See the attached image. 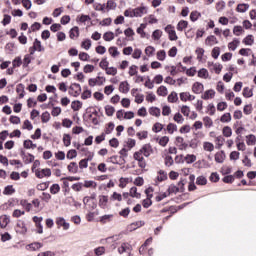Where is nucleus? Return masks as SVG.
I'll return each instance as SVG.
<instances>
[{
	"instance_id": "obj_12",
	"label": "nucleus",
	"mask_w": 256,
	"mask_h": 256,
	"mask_svg": "<svg viewBox=\"0 0 256 256\" xmlns=\"http://www.w3.org/2000/svg\"><path fill=\"white\" fill-rule=\"evenodd\" d=\"M215 94H216V92L213 89L206 90L201 95V99H204V101H209V99H215Z\"/></svg>"
},
{
	"instance_id": "obj_58",
	"label": "nucleus",
	"mask_w": 256,
	"mask_h": 256,
	"mask_svg": "<svg viewBox=\"0 0 256 256\" xmlns=\"http://www.w3.org/2000/svg\"><path fill=\"white\" fill-rule=\"evenodd\" d=\"M145 54L147 55V57H153V55H155V47L147 46L145 48Z\"/></svg>"
},
{
	"instance_id": "obj_25",
	"label": "nucleus",
	"mask_w": 256,
	"mask_h": 256,
	"mask_svg": "<svg viewBox=\"0 0 256 256\" xmlns=\"http://www.w3.org/2000/svg\"><path fill=\"white\" fill-rule=\"evenodd\" d=\"M83 187H85L86 189H97V182L93 180H85Z\"/></svg>"
},
{
	"instance_id": "obj_45",
	"label": "nucleus",
	"mask_w": 256,
	"mask_h": 256,
	"mask_svg": "<svg viewBox=\"0 0 256 256\" xmlns=\"http://www.w3.org/2000/svg\"><path fill=\"white\" fill-rule=\"evenodd\" d=\"M105 113L108 117H113V115L115 113V107H113L111 105H106L105 106Z\"/></svg>"
},
{
	"instance_id": "obj_28",
	"label": "nucleus",
	"mask_w": 256,
	"mask_h": 256,
	"mask_svg": "<svg viewBox=\"0 0 256 256\" xmlns=\"http://www.w3.org/2000/svg\"><path fill=\"white\" fill-rule=\"evenodd\" d=\"M20 205L21 207H23V209H25L28 212L31 211V209H33V205L25 199L20 200Z\"/></svg>"
},
{
	"instance_id": "obj_11",
	"label": "nucleus",
	"mask_w": 256,
	"mask_h": 256,
	"mask_svg": "<svg viewBox=\"0 0 256 256\" xmlns=\"http://www.w3.org/2000/svg\"><path fill=\"white\" fill-rule=\"evenodd\" d=\"M204 89H205V86L203 85V83L195 82V83L192 85V91H193V93H195L196 95H199V94L203 93Z\"/></svg>"
},
{
	"instance_id": "obj_14",
	"label": "nucleus",
	"mask_w": 256,
	"mask_h": 256,
	"mask_svg": "<svg viewBox=\"0 0 256 256\" xmlns=\"http://www.w3.org/2000/svg\"><path fill=\"white\" fill-rule=\"evenodd\" d=\"M109 203V196L100 195L98 205L101 209H107V205Z\"/></svg>"
},
{
	"instance_id": "obj_5",
	"label": "nucleus",
	"mask_w": 256,
	"mask_h": 256,
	"mask_svg": "<svg viewBox=\"0 0 256 256\" xmlns=\"http://www.w3.org/2000/svg\"><path fill=\"white\" fill-rule=\"evenodd\" d=\"M56 225L58 229H61L62 227L63 231H69V228L71 227V224H69V222H67L63 217L56 218Z\"/></svg>"
},
{
	"instance_id": "obj_33",
	"label": "nucleus",
	"mask_w": 256,
	"mask_h": 256,
	"mask_svg": "<svg viewBox=\"0 0 256 256\" xmlns=\"http://www.w3.org/2000/svg\"><path fill=\"white\" fill-rule=\"evenodd\" d=\"M149 114L153 117H161V109L158 107H151L149 108Z\"/></svg>"
},
{
	"instance_id": "obj_21",
	"label": "nucleus",
	"mask_w": 256,
	"mask_h": 256,
	"mask_svg": "<svg viewBox=\"0 0 256 256\" xmlns=\"http://www.w3.org/2000/svg\"><path fill=\"white\" fill-rule=\"evenodd\" d=\"M202 147L204 151H207L208 153H213V151H215V145L211 142H203Z\"/></svg>"
},
{
	"instance_id": "obj_22",
	"label": "nucleus",
	"mask_w": 256,
	"mask_h": 256,
	"mask_svg": "<svg viewBox=\"0 0 256 256\" xmlns=\"http://www.w3.org/2000/svg\"><path fill=\"white\" fill-rule=\"evenodd\" d=\"M10 221L11 220L9 219V216H7V215L0 216V227H1V229H5V227H7V225H9Z\"/></svg>"
},
{
	"instance_id": "obj_2",
	"label": "nucleus",
	"mask_w": 256,
	"mask_h": 256,
	"mask_svg": "<svg viewBox=\"0 0 256 256\" xmlns=\"http://www.w3.org/2000/svg\"><path fill=\"white\" fill-rule=\"evenodd\" d=\"M33 173H35V176H36L38 179H44V177H51V169H49V168L33 169Z\"/></svg>"
},
{
	"instance_id": "obj_64",
	"label": "nucleus",
	"mask_w": 256,
	"mask_h": 256,
	"mask_svg": "<svg viewBox=\"0 0 256 256\" xmlns=\"http://www.w3.org/2000/svg\"><path fill=\"white\" fill-rule=\"evenodd\" d=\"M197 185H207V178L205 176H199L196 179Z\"/></svg>"
},
{
	"instance_id": "obj_38",
	"label": "nucleus",
	"mask_w": 256,
	"mask_h": 256,
	"mask_svg": "<svg viewBox=\"0 0 256 256\" xmlns=\"http://www.w3.org/2000/svg\"><path fill=\"white\" fill-rule=\"evenodd\" d=\"M189 25V22L185 20H181L177 24V31H185L187 29V26Z\"/></svg>"
},
{
	"instance_id": "obj_51",
	"label": "nucleus",
	"mask_w": 256,
	"mask_h": 256,
	"mask_svg": "<svg viewBox=\"0 0 256 256\" xmlns=\"http://www.w3.org/2000/svg\"><path fill=\"white\" fill-rule=\"evenodd\" d=\"M147 25L146 24H140V27L137 28L136 32L138 35H140L143 38H145V29Z\"/></svg>"
},
{
	"instance_id": "obj_41",
	"label": "nucleus",
	"mask_w": 256,
	"mask_h": 256,
	"mask_svg": "<svg viewBox=\"0 0 256 256\" xmlns=\"http://www.w3.org/2000/svg\"><path fill=\"white\" fill-rule=\"evenodd\" d=\"M185 161L188 165H191V163H195V161H197V156L194 154H187L185 156Z\"/></svg>"
},
{
	"instance_id": "obj_50",
	"label": "nucleus",
	"mask_w": 256,
	"mask_h": 256,
	"mask_svg": "<svg viewBox=\"0 0 256 256\" xmlns=\"http://www.w3.org/2000/svg\"><path fill=\"white\" fill-rule=\"evenodd\" d=\"M195 53L197 55V60L198 61H203V55H205V49L203 48H197L195 50Z\"/></svg>"
},
{
	"instance_id": "obj_54",
	"label": "nucleus",
	"mask_w": 256,
	"mask_h": 256,
	"mask_svg": "<svg viewBox=\"0 0 256 256\" xmlns=\"http://www.w3.org/2000/svg\"><path fill=\"white\" fill-rule=\"evenodd\" d=\"M158 143L161 147H167V144L169 143V136H162L158 140Z\"/></svg>"
},
{
	"instance_id": "obj_47",
	"label": "nucleus",
	"mask_w": 256,
	"mask_h": 256,
	"mask_svg": "<svg viewBox=\"0 0 256 256\" xmlns=\"http://www.w3.org/2000/svg\"><path fill=\"white\" fill-rule=\"evenodd\" d=\"M215 143L218 147V149H221L222 146L225 144V138L223 136H217L215 139Z\"/></svg>"
},
{
	"instance_id": "obj_39",
	"label": "nucleus",
	"mask_w": 256,
	"mask_h": 256,
	"mask_svg": "<svg viewBox=\"0 0 256 256\" xmlns=\"http://www.w3.org/2000/svg\"><path fill=\"white\" fill-rule=\"evenodd\" d=\"M91 45H92L91 39H85L81 43V47L82 49H85V51H89L91 49Z\"/></svg>"
},
{
	"instance_id": "obj_34",
	"label": "nucleus",
	"mask_w": 256,
	"mask_h": 256,
	"mask_svg": "<svg viewBox=\"0 0 256 256\" xmlns=\"http://www.w3.org/2000/svg\"><path fill=\"white\" fill-rule=\"evenodd\" d=\"M168 93H169V91L167 90V87H165V86H160L157 89V95H159V97H167Z\"/></svg>"
},
{
	"instance_id": "obj_44",
	"label": "nucleus",
	"mask_w": 256,
	"mask_h": 256,
	"mask_svg": "<svg viewBox=\"0 0 256 256\" xmlns=\"http://www.w3.org/2000/svg\"><path fill=\"white\" fill-rule=\"evenodd\" d=\"M161 37H163V31L157 29L152 33V39L154 41H159V39H161Z\"/></svg>"
},
{
	"instance_id": "obj_1",
	"label": "nucleus",
	"mask_w": 256,
	"mask_h": 256,
	"mask_svg": "<svg viewBox=\"0 0 256 256\" xmlns=\"http://www.w3.org/2000/svg\"><path fill=\"white\" fill-rule=\"evenodd\" d=\"M143 15H147V7L145 6H139L137 8H128L124 11L125 17H130V19H133L135 17H142Z\"/></svg>"
},
{
	"instance_id": "obj_53",
	"label": "nucleus",
	"mask_w": 256,
	"mask_h": 256,
	"mask_svg": "<svg viewBox=\"0 0 256 256\" xmlns=\"http://www.w3.org/2000/svg\"><path fill=\"white\" fill-rule=\"evenodd\" d=\"M15 193V188L13 185H8L4 188L3 195H13Z\"/></svg>"
},
{
	"instance_id": "obj_29",
	"label": "nucleus",
	"mask_w": 256,
	"mask_h": 256,
	"mask_svg": "<svg viewBox=\"0 0 256 256\" xmlns=\"http://www.w3.org/2000/svg\"><path fill=\"white\" fill-rule=\"evenodd\" d=\"M173 120L175 121V123H177L178 125H183V123L185 122V118H183V115L179 112H177L174 117Z\"/></svg>"
},
{
	"instance_id": "obj_15",
	"label": "nucleus",
	"mask_w": 256,
	"mask_h": 256,
	"mask_svg": "<svg viewBox=\"0 0 256 256\" xmlns=\"http://www.w3.org/2000/svg\"><path fill=\"white\" fill-rule=\"evenodd\" d=\"M43 247L42 243L34 242L31 244L26 245V251H39Z\"/></svg>"
},
{
	"instance_id": "obj_42",
	"label": "nucleus",
	"mask_w": 256,
	"mask_h": 256,
	"mask_svg": "<svg viewBox=\"0 0 256 256\" xmlns=\"http://www.w3.org/2000/svg\"><path fill=\"white\" fill-rule=\"evenodd\" d=\"M79 37V27L75 26L70 30V39H77Z\"/></svg>"
},
{
	"instance_id": "obj_63",
	"label": "nucleus",
	"mask_w": 256,
	"mask_h": 256,
	"mask_svg": "<svg viewBox=\"0 0 256 256\" xmlns=\"http://www.w3.org/2000/svg\"><path fill=\"white\" fill-rule=\"evenodd\" d=\"M106 75H112L115 76L117 75V68L116 67H108L105 69Z\"/></svg>"
},
{
	"instance_id": "obj_37",
	"label": "nucleus",
	"mask_w": 256,
	"mask_h": 256,
	"mask_svg": "<svg viewBox=\"0 0 256 256\" xmlns=\"http://www.w3.org/2000/svg\"><path fill=\"white\" fill-rule=\"evenodd\" d=\"M129 195L135 199H141V193L137 192V187L130 188Z\"/></svg>"
},
{
	"instance_id": "obj_18",
	"label": "nucleus",
	"mask_w": 256,
	"mask_h": 256,
	"mask_svg": "<svg viewBox=\"0 0 256 256\" xmlns=\"http://www.w3.org/2000/svg\"><path fill=\"white\" fill-rule=\"evenodd\" d=\"M239 45H241V41L238 38H234L233 41L228 43V49L229 51H236Z\"/></svg>"
},
{
	"instance_id": "obj_17",
	"label": "nucleus",
	"mask_w": 256,
	"mask_h": 256,
	"mask_svg": "<svg viewBox=\"0 0 256 256\" xmlns=\"http://www.w3.org/2000/svg\"><path fill=\"white\" fill-rule=\"evenodd\" d=\"M130 89H131V87L129 86V82H127V81H123L119 85L120 93H124L125 95H127V93H129Z\"/></svg>"
},
{
	"instance_id": "obj_62",
	"label": "nucleus",
	"mask_w": 256,
	"mask_h": 256,
	"mask_svg": "<svg viewBox=\"0 0 256 256\" xmlns=\"http://www.w3.org/2000/svg\"><path fill=\"white\" fill-rule=\"evenodd\" d=\"M252 95H253V89L249 87H245L243 89V97H246V99H249V97H251Z\"/></svg>"
},
{
	"instance_id": "obj_19",
	"label": "nucleus",
	"mask_w": 256,
	"mask_h": 256,
	"mask_svg": "<svg viewBox=\"0 0 256 256\" xmlns=\"http://www.w3.org/2000/svg\"><path fill=\"white\" fill-rule=\"evenodd\" d=\"M219 43V40H217V37L210 35L206 38L205 44L208 47H213V45H217Z\"/></svg>"
},
{
	"instance_id": "obj_24",
	"label": "nucleus",
	"mask_w": 256,
	"mask_h": 256,
	"mask_svg": "<svg viewBox=\"0 0 256 256\" xmlns=\"http://www.w3.org/2000/svg\"><path fill=\"white\" fill-rule=\"evenodd\" d=\"M198 77L200 79H211V77L209 76V71L205 68H201L199 71H198Z\"/></svg>"
},
{
	"instance_id": "obj_52",
	"label": "nucleus",
	"mask_w": 256,
	"mask_h": 256,
	"mask_svg": "<svg viewBox=\"0 0 256 256\" xmlns=\"http://www.w3.org/2000/svg\"><path fill=\"white\" fill-rule=\"evenodd\" d=\"M105 251H107V250L104 246H99V247L94 249V254L96 256L105 255Z\"/></svg>"
},
{
	"instance_id": "obj_26",
	"label": "nucleus",
	"mask_w": 256,
	"mask_h": 256,
	"mask_svg": "<svg viewBox=\"0 0 256 256\" xmlns=\"http://www.w3.org/2000/svg\"><path fill=\"white\" fill-rule=\"evenodd\" d=\"M237 13H247L249 11V4H238L236 8Z\"/></svg>"
},
{
	"instance_id": "obj_55",
	"label": "nucleus",
	"mask_w": 256,
	"mask_h": 256,
	"mask_svg": "<svg viewBox=\"0 0 256 256\" xmlns=\"http://www.w3.org/2000/svg\"><path fill=\"white\" fill-rule=\"evenodd\" d=\"M127 185H129V178L121 177L119 179V187H120V189H125V187H127Z\"/></svg>"
},
{
	"instance_id": "obj_27",
	"label": "nucleus",
	"mask_w": 256,
	"mask_h": 256,
	"mask_svg": "<svg viewBox=\"0 0 256 256\" xmlns=\"http://www.w3.org/2000/svg\"><path fill=\"white\" fill-rule=\"evenodd\" d=\"M156 181L158 183H163V181H167V173H165V171L160 170L158 172V176L156 177Z\"/></svg>"
},
{
	"instance_id": "obj_49",
	"label": "nucleus",
	"mask_w": 256,
	"mask_h": 256,
	"mask_svg": "<svg viewBox=\"0 0 256 256\" xmlns=\"http://www.w3.org/2000/svg\"><path fill=\"white\" fill-rule=\"evenodd\" d=\"M168 195H171L173 193H179V187H177L175 184H171L166 192Z\"/></svg>"
},
{
	"instance_id": "obj_61",
	"label": "nucleus",
	"mask_w": 256,
	"mask_h": 256,
	"mask_svg": "<svg viewBox=\"0 0 256 256\" xmlns=\"http://www.w3.org/2000/svg\"><path fill=\"white\" fill-rule=\"evenodd\" d=\"M63 144H64V147H69L71 145V135L69 134L63 135Z\"/></svg>"
},
{
	"instance_id": "obj_57",
	"label": "nucleus",
	"mask_w": 256,
	"mask_h": 256,
	"mask_svg": "<svg viewBox=\"0 0 256 256\" xmlns=\"http://www.w3.org/2000/svg\"><path fill=\"white\" fill-rule=\"evenodd\" d=\"M221 123H231V113H225L220 118Z\"/></svg>"
},
{
	"instance_id": "obj_4",
	"label": "nucleus",
	"mask_w": 256,
	"mask_h": 256,
	"mask_svg": "<svg viewBox=\"0 0 256 256\" xmlns=\"http://www.w3.org/2000/svg\"><path fill=\"white\" fill-rule=\"evenodd\" d=\"M164 31L168 34L170 41H177L179 39L177 32H175V28L171 24L167 25Z\"/></svg>"
},
{
	"instance_id": "obj_56",
	"label": "nucleus",
	"mask_w": 256,
	"mask_h": 256,
	"mask_svg": "<svg viewBox=\"0 0 256 256\" xmlns=\"http://www.w3.org/2000/svg\"><path fill=\"white\" fill-rule=\"evenodd\" d=\"M38 191H47L49 189V182H42L36 186Z\"/></svg>"
},
{
	"instance_id": "obj_16",
	"label": "nucleus",
	"mask_w": 256,
	"mask_h": 256,
	"mask_svg": "<svg viewBox=\"0 0 256 256\" xmlns=\"http://www.w3.org/2000/svg\"><path fill=\"white\" fill-rule=\"evenodd\" d=\"M21 157L26 165L35 161V156H33V154H25V152H22Z\"/></svg>"
},
{
	"instance_id": "obj_30",
	"label": "nucleus",
	"mask_w": 256,
	"mask_h": 256,
	"mask_svg": "<svg viewBox=\"0 0 256 256\" xmlns=\"http://www.w3.org/2000/svg\"><path fill=\"white\" fill-rule=\"evenodd\" d=\"M104 41L111 42L113 39H115V33L108 31L103 34Z\"/></svg>"
},
{
	"instance_id": "obj_10",
	"label": "nucleus",
	"mask_w": 256,
	"mask_h": 256,
	"mask_svg": "<svg viewBox=\"0 0 256 256\" xmlns=\"http://www.w3.org/2000/svg\"><path fill=\"white\" fill-rule=\"evenodd\" d=\"M16 233H19L20 235H25V233H27V226L25 225V222L23 221L17 222Z\"/></svg>"
},
{
	"instance_id": "obj_3",
	"label": "nucleus",
	"mask_w": 256,
	"mask_h": 256,
	"mask_svg": "<svg viewBox=\"0 0 256 256\" xmlns=\"http://www.w3.org/2000/svg\"><path fill=\"white\" fill-rule=\"evenodd\" d=\"M68 93L72 97H79L81 95V85L77 83L71 84L68 89Z\"/></svg>"
},
{
	"instance_id": "obj_23",
	"label": "nucleus",
	"mask_w": 256,
	"mask_h": 256,
	"mask_svg": "<svg viewBox=\"0 0 256 256\" xmlns=\"http://www.w3.org/2000/svg\"><path fill=\"white\" fill-rule=\"evenodd\" d=\"M67 169L69 171V173H72L73 175H75L76 173H78L79 171V165H77L76 162H71L68 166Z\"/></svg>"
},
{
	"instance_id": "obj_40",
	"label": "nucleus",
	"mask_w": 256,
	"mask_h": 256,
	"mask_svg": "<svg viewBox=\"0 0 256 256\" xmlns=\"http://www.w3.org/2000/svg\"><path fill=\"white\" fill-rule=\"evenodd\" d=\"M125 37H128L131 41H133V37H135V31L133 28H127L124 30Z\"/></svg>"
},
{
	"instance_id": "obj_13",
	"label": "nucleus",
	"mask_w": 256,
	"mask_h": 256,
	"mask_svg": "<svg viewBox=\"0 0 256 256\" xmlns=\"http://www.w3.org/2000/svg\"><path fill=\"white\" fill-rule=\"evenodd\" d=\"M225 159H227V156L225 155V151L221 150L215 153L214 160L217 163H224Z\"/></svg>"
},
{
	"instance_id": "obj_8",
	"label": "nucleus",
	"mask_w": 256,
	"mask_h": 256,
	"mask_svg": "<svg viewBox=\"0 0 256 256\" xmlns=\"http://www.w3.org/2000/svg\"><path fill=\"white\" fill-rule=\"evenodd\" d=\"M43 46L41 45V41H39V39H35L34 43H33V48H30V55H34L35 51H38L39 53H41V51H43Z\"/></svg>"
},
{
	"instance_id": "obj_48",
	"label": "nucleus",
	"mask_w": 256,
	"mask_h": 256,
	"mask_svg": "<svg viewBox=\"0 0 256 256\" xmlns=\"http://www.w3.org/2000/svg\"><path fill=\"white\" fill-rule=\"evenodd\" d=\"M167 132L169 133V135H173V133H175L177 131V126L174 123H169L166 127Z\"/></svg>"
},
{
	"instance_id": "obj_9",
	"label": "nucleus",
	"mask_w": 256,
	"mask_h": 256,
	"mask_svg": "<svg viewBox=\"0 0 256 256\" xmlns=\"http://www.w3.org/2000/svg\"><path fill=\"white\" fill-rule=\"evenodd\" d=\"M180 100L183 101V103H187V101H195V95H192L190 92H181Z\"/></svg>"
},
{
	"instance_id": "obj_60",
	"label": "nucleus",
	"mask_w": 256,
	"mask_h": 256,
	"mask_svg": "<svg viewBox=\"0 0 256 256\" xmlns=\"http://www.w3.org/2000/svg\"><path fill=\"white\" fill-rule=\"evenodd\" d=\"M246 143H247V145H255V143H256L255 135L250 134V135L246 136Z\"/></svg>"
},
{
	"instance_id": "obj_46",
	"label": "nucleus",
	"mask_w": 256,
	"mask_h": 256,
	"mask_svg": "<svg viewBox=\"0 0 256 256\" xmlns=\"http://www.w3.org/2000/svg\"><path fill=\"white\" fill-rule=\"evenodd\" d=\"M222 135H223L224 137H231V135H233V130L231 129V127L225 126V127L222 129Z\"/></svg>"
},
{
	"instance_id": "obj_20",
	"label": "nucleus",
	"mask_w": 256,
	"mask_h": 256,
	"mask_svg": "<svg viewBox=\"0 0 256 256\" xmlns=\"http://www.w3.org/2000/svg\"><path fill=\"white\" fill-rule=\"evenodd\" d=\"M242 43L248 47H251L255 43V37L249 34L242 40Z\"/></svg>"
},
{
	"instance_id": "obj_36",
	"label": "nucleus",
	"mask_w": 256,
	"mask_h": 256,
	"mask_svg": "<svg viewBox=\"0 0 256 256\" xmlns=\"http://www.w3.org/2000/svg\"><path fill=\"white\" fill-rule=\"evenodd\" d=\"M179 101V96L177 95V92H171L168 95V102L169 103H177Z\"/></svg>"
},
{
	"instance_id": "obj_35",
	"label": "nucleus",
	"mask_w": 256,
	"mask_h": 256,
	"mask_svg": "<svg viewBox=\"0 0 256 256\" xmlns=\"http://www.w3.org/2000/svg\"><path fill=\"white\" fill-rule=\"evenodd\" d=\"M108 53L109 55H111V57L115 58V57H119V55H121V53L119 52V50L117 49V47L112 46L108 49Z\"/></svg>"
},
{
	"instance_id": "obj_59",
	"label": "nucleus",
	"mask_w": 256,
	"mask_h": 256,
	"mask_svg": "<svg viewBox=\"0 0 256 256\" xmlns=\"http://www.w3.org/2000/svg\"><path fill=\"white\" fill-rule=\"evenodd\" d=\"M24 147L25 149H37V144H33V141L31 140H25Z\"/></svg>"
},
{
	"instance_id": "obj_32",
	"label": "nucleus",
	"mask_w": 256,
	"mask_h": 256,
	"mask_svg": "<svg viewBox=\"0 0 256 256\" xmlns=\"http://www.w3.org/2000/svg\"><path fill=\"white\" fill-rule=\"evenodd\" d=\"M113 221V214H106L100 217V223H111Z\"/></svg>"
},
{
	"instance_id": "obj_7",
	"label": "nucleus",
	"mask_w": 256,
	"mask_h": 256,
	"mask_svg": "<svg viewBox=\"0 0 256 256\" xmlns=\"http://www.w3.org/2000/svg\"><path fill=\"white\" fill-rule=\"evenodd\" d=\"M175 144L177 145L178 149H180V151H185V149H187L188 147V144L185 142V139L181 136L176 137Z\"/></svg>"
},
{
	"instance_id": "obj_31",
	"label": "nucleus",
	"mask_w": 256,
	"mask_h": 256,
	"mask_svg": "<svg viewBox=\"0 0 256 256\" xmlns=\"http://www.w3.org/2000/svg\"><path fill=\"white\" fill-rule=\"evenodd\" d=\"M83 107V103L79 100L72 101L71 103V109L74 111H80V109Z\"/></svg>"
},
{
	"instance_id": "obj_6",
	"label": "nucleus",
	"mask_w": 256,
	"mask_h": 256,
	"mask_svg": "<svg viewBox=\"0 0 256 256\" xmlns=\"http://www.w3.org/2000/svg\"><path fill=\"white\" fill-rule=\"evenodd\" d=\"M140 151L144 157H151V155H153V146H151V144H144Z\"/></svg>"
},
{
	"instance_id": "obj_43",
	"label": "nucleus",
	"mask_w": 256,
	"mask_h": 256,
	"mask_svg": "<svg viewBox=\"0 0 256 256\" xmlns=\"http://www.w3.org/2000/svg\"><path fill=\"white\" fill-rule=\"evenodd\" d=\"M158 61H165L167 59V52L165 50H160L156 53Z\"/></svg>"
}]
</instances>
